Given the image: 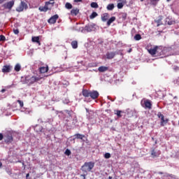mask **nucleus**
<instances>
[{
  "label": "nucleus",
  "mask_w": 179,
  "mask_h": 179,
  "mask_svg": "<svg viewBox=\"0 0 179 179\" xmlns=\"http://www.w3.org/2000/svg\"><path fill=\"white\" fill-rule=\"evenodd\" d=\"M42 78L41 76H26L25 77H22L21 82L24 85H27L28 86H31V85H34L36 82L41 80Z\"/></svg>",
  "instance_id": "f257e3e1"
},
{
  "label": "nucleus",
  "mask_w": 179,
  "mask_h": 179,
  "mask_svg": "<svg viewBox=\"0 0 179 179\" xmlns=\"http://www.w3.org/2000/svg\"><path fill=\"white\" fill-rule=\"evenodd\" d=\"M93 167H94V162H85L81 167V171L84 174H87L89 171H92L93 170Z\"/></svg>",
  "instance_id": "f03ea898"
},
{
  "label": "nucleus",
  "mask_w": 179,
  "mask_h": 179,
  "mask_svg": "<svg viewBox=\"0 0 179 179\" xmlns=\"http://www.w3.org/2000/svg\"><path fill=\"white\" fill-rule=\"evenodd\" d=\"M52 6H54V2L46 1L45 6H40L38 10H40V12H47L48 10H51Z\"/></svg>",
  "instance_id": "7ed1b4c3"
},
{
  "label": "nucleus",
  "mask_w": 179,
  "mask_h": 179,
  "mask_svg": "<svg viewBox=\"0 0 179 179\" xmlns=\"http://www.w3.org/2000/svg\"><path fill=\"white\" fill-rule=\"evenodd\" d=\"M157 117H158V118L161 119V122H160L161 127H164V125H166V124H167L169 122V121H170L169 120V118L164 119V115L163 114H162V113H160V112H159L157 113Z\"/></svg>",
  "instance_id": "20e7f679"
},
{
  "label": "nucleus",
  "mask_w": 179,
  "mask_h": 179,
  "mask_svg": "<svg viewBox=\"0 0 179 179\" xmlns=\"http://www.w3.org/2000/svg\"><path fill=\"white\" fill-rule=\"evenodd\" d=\"M29 6H27V3L24 1H21L20 6L16 8L17 12H23L24 9H27Z\"/></svg>",
  "instance_id": "39448f33"
},
{
  "label": "nucleus",
  "mask_w": 179,
  "mask_h": 179,
  "mask_svg": "<svg viewBox=\"0 0 179 179\" xmlns=\"http://www.w3.org/2000/svg\"><path fill=\"white\" fill-rule=\"evenodd\" d=\"M59 16L58 15V14H55L53 16H52L48 20V23H50V24H55V23H57V20H58Z\"/></svg>",
  "instance_id": "423d86ee"
},
{
  "label": "nucleus",
  "mask_w": 179,
  "mask_h": 179,
  "mask_svg": "<svg viewBox=\"0 0 179 179\" xmlns=\"http://www.w3.org/2000/svg\"><path fill=\"white\" fill-rule=\"evenodd\" d=\"M142 107L152 110V102L149 99L143 101V103H141Z\"/></svg>",
  "instance_id": "0eeeda50"
},
{
  "label": "nucleus",
  "mask_w": 179,
  "mask_h": 179,
  "mask_svg": "<svg viewBox=\"0 0 179 179\" xmlns=\"http://www.w3.org/2000/svg\"><path fill=\"white\" fill-rule=\"evenodd\" d=\"M5 142L8 145L13 142V136H12V134L8 133L5 136Z\"/></svg>",
  "instance_id": "6e6552de"
},
{
  "label": "nucleus",
  "mask_w": 179,
  "mask_h": 179,
  "mask_svg": "<svg viewBox=\"0 0 179 179\" xmlns=\"http://www.w3.org/2000/svg\"><path fill=\"white\" fill-rule=\"evenodd\" d=\"M13 5H15V1L12 0L3 4V6L5 9H9L10 10L13 8Z\"/></svg>",
  "instance_id": "1a4fd4ad"
},
{
  "label": "nucleus",
  "mask_w": 179,
  "mask_h": 179,
  "mask_svg": "<svg viewBox=\"0 0 179 179\" xmlns=\"http://www.w3.org/2000/svg\"><path fill=\"white\" fill-rule=\"evenodd\" d=\"M117 54H120V52H108L106 53V58L107 59H113V58H114Z\"/></svg>",
  "instance_id": "9d476101"
},
{
  "label": "nucleus",
  "mask_w": 179,
  "mask_h": 179,
  "mask_svg": "<svg viewBox=\"0 0 179 179\" xmlns=\"http://www.w3.org/2000/svg\"><path fill=\"white\" fill-rule=\"evenodd\" d=\"M99 96H100V94H99V92L97 91H91L90 94V97H91L92 100H96V99H99Z\"/></svg>",
  "instance_id": "9b49d317"
},
{
  "label": "nucleus",
  "mask_w": 179,
  "mask_h": 179,
  "mask_svg": "<svg viewBox=\"0 0 179 179\" xmlns=\"http://www.w3.org/2000/svg\"><path fill=\"white\" fill-rule=\"evenodd\" d=\"M161 152L159 150H156V149H152L151 150V157L155 159V157H159L161 155Z\"/></svg>",
  "instance_id": "f8f14e48"
},
{
  "label": "nucleus",
  "mask_w": 179,
  "mask_h": 179,
  "mask_svg": "<svg viewBox=\"0 0 179 179\" xmlns=\"http://www.w3.org/2000/svg\"><path fill=\"white\" fill-rule=\"evenodd\" d=\"M162 20H163V17H162V16H159L158 18L155 20V23H157V27H159V26H162V24H163V22H162Z\"/></svg>",
  "instance_id": "ddd939ff"
},
{
  "label": "nucleus",
  "mask_w": 179,
  "mask_h": 179,
  "mask_svg": "<svg viewBox=\"0 0 179 179\" xmlns=\"http://www.w3.org/2000/svg\"><path fill=\"white\" fill-rule=\"evenodd\" d=\"M148 52L151 55H156V54H157V46H155L153 48H150L148 50Z\"/></svg>",
  "instance_id": "4468645a"
},
{
  "label": "nucleus",
  "mask_w": 179,
  "mask_h": 179,
  "mask_svg": "<svg viewBox=\"0 0 179 179\" xmlns=\"http://www.w3.org/2000/svg\"><path fill=\"white\" fill-rule=\"evenodd\" d=\"M1 71L3 72V73H8L10 72V66H3Z\"/></svg>",
  "instance_id": "2eb2a0df"
},
{
  "label": "nucleus",
  "mask_w": 179,
  "mask_h": 179,
  "mask_svg": "<svg viewBox=\"0 0 179 179\" xmlns=\"http://www.w3.org/2000/svg\"><path fill=\"white\" fill-rule=\"evenodd\" d=\"M31 41L33 43H37L38 45H41V42H40V36H33Z\"/></svg>",
  "instance_id": "dca6fc26"
},
{
  "label": "nucleus",
  "mask_w": 179,
  "mask_h": 179,
  "mask_svg": "<svg viewBox=\"0 0 179 179\" xmlns=\"http://www.w3.org/2000/svg\"><path fill=\"white\" fill-rule=\"evenodd\" d=\"M39 72L40 73H45L48 72V66L46 65V66L40 67Z\"/></svg>",
  "instance_id": "f3484780"
},
{
  "label": "nucleus",
  "mask_w": 179,
  "mask_h": 179,
  "mask_svg": "<svg viewBox=\"0 0 179 179\" xmlns=\"http://www.w3.org/2000/svg\"><path fill=\"white\" fill-rule=\"evenodd\" d=\"M78 14H79V9L78 8H73L71 10V16H78Z\"/></svg>",
  "instance_id": "a211bd4d"
},
{
  "label": "nucleus",
  "mask_w": 179,
  "mask_h": 179,
  "mask_svg": "<svg viewBox=\"0 0 179 179\" xmlns=\"http://www.w3.org/2000/svg\"><path fill=\"white\" fill-rule=\"evenodd\" d=\"M110 17V15L108 13H105L101 15V20L102 22H107V20Z\"/></svg>",
  "instance_id": "6ab92c4d"
},
{
  "label": "nucleus",
  "mask_w": 179,
  "mask_h": 179,
  "mask_svg": "<svg viewBox=\"0 0 179 179\" xmlns=\"http://www.w3.org/2000/svg\"><path fill=\"white\" fill-rule=\"evenodd\" d=\"M90 92L91 91H89L87 90H83V92H82L83 96L84 97H90Z\"/></svg>",
  "instance_id": "aec40b11"
},
{
  "label": "nucleus",
  "mask_w": 179,
  "mask_h": 179,
  "mask_svg": "<svg viewBox=\"0 0 179 179\" xmlns=\"http://www.w3.org/2000/svg\"><path fill=\"white\" fill-rule=\"evenodd\" d=\"M98 71L99 72H107V71H108V67L105 66H99Z\"/></svg>",
  "instance_id": "412c9836"
},
{
  "label": "nucleus",
  "mask_w": 179,
  "mask_h": 179,
  "mask_svg": "<svg viewBox=\"0 0 179 179\" xmlns=\"http://www.w3.org/2000/svg\"><path fill=\"white\" fill-rule=\"evenodd\" d=\"M74 136L76 138H73V141H75L76 139H81V141H83V138H85V135L80 134H76L74 135Z\"/></svg>",
  "instance_id": "4be33fe9"
},
{
  "label": "nucleus",
  "mask_w": 179,
  "mask_h": 179,
  "mask_svg": "<svg viewBox=\"0 0 179 179\" xmlns=\"http://www.w3.org/2000/svg\"><path fill=\"white\" fill-rule=\"evenodd\" d=\"M115 17H111L107 22V26H110L111 23H113V22H115Z\"/></svg>",
  "instance_id": "5701e85b"
},
{
  "label": "nucleus",
  "mask_w": 179,
  "mask_h": 179,
  "mask_svg": "<svg viewBox=\"0 0 179 179\" xmlns=\"http://www.w3.org/2000/svg\"><path fill=\"white\" fill-rule=\"evenodd\" d=\"M71 46H72V48H73L74 50L78 48V41H73L71 42Z\"/></svg>",
  "instance_id": "b1692460"
},
{
  "label": "nucleus",
  "mask_w": 179,
  "mask_h": 179,
  "mask_svg": "<svg viewBox=\"0 0 179 179\" xmlns=\"http://www.w3.org/2000/svg\"><path fill=\"white\" fill-rule=\"evenodd\" d=\"M134 40H136V41H139V40H142V36L141 34H137L134 36Z\"/></svg>",
  "instance_id": "393cba45"
},
{
  "label": "nucleus",
  "mask_w": 179,
  "mask_h": 179,
  "mask_svg": "<svg viewBox=\"0 0 179 179\" xmlns=\"http://www.w3.org/2000/svg\"><path fill=\"white\" fill-rule=\"evenodd\" d=\"M64 111H65V113H67L69 120H72V113H73L72 110H66Z\"/></svg>",
  "instance_id": "a878e982"
},
{
  "label": "nucleus",
  "mask_w": 179,
  "mask_h": 179,
  "mask_svg": "<svg viewBox=\"0 0 179 179\" xmlns=\"http://www.w3.org/2000/svg\"><path fill=\"white\" fill-rule=\"evenodd\" d=\"M162 52H163V48L162 46H157V54H160V55H162Z\"/></svg>",
  "instance_id": "bb28decb"
},
{
  "label": "nucleus",
  "mask_w": 179,
  "mask_h": 179,
  "mask_svg": "<svg viewBox=\"0 0 179 179\" xmlns=\"http://www.w3.org/2000/svg\"><path fill=\"white\" fill-rule=\"evenodd\" d=\"M121 113H122L121 110H115V114L117 115V118H121V117H122Z\"/></svg>",
  "instance_id": "cd10ccee"
},
{
  "label": "nucleus",
  "mask_w": 179,
  "mask_h": 179,
  "mask_svg": "<svg viewBox=\"0 0 179 179\" xmlns=\"http://www.w3.org/2000/svg\"><path fill=\"white\" fill-rule=\"evenodd\" d=\"M96 16H99V14L96 12H93L92 15H90V19H94V17H96Z\"/></svg>",
  "instance_id": "c85d7f7f"
},
{
  "label": "nucleus",
  "mask_w": 179,
  "mask_h": 179,
  "mask_svg": "<svg viewBox=\"0 0 179 179\" xmlns=\"http://www.w3.org/2000/svg\"><path fill=\"white\" fill-rule=\"evenodd\" d=\"M108 10H113L114 9V3H110L107 6Z\"/></svg>",
  "instance_id": "c756f323"
},
{
  "label": "nucleus",
  "mask_w": 179,
  "mask_h": 179,
  "mask_svg": "<svg viewBox=\"0 0 179 179\" xmlns=\"http://www.w3.org/2000/svg\"><path fill=\"white\" fill-rule=\"evenodd\" d=\"M159 1H160V0H150V3H151V5L156 6V5H157V3L159 2Z\"/></svg>",
  "instance_id": "7c9ffc66"
},
{
  "label": "nucleus",
  "mask_w": 179,
  "mask_h": 179,
  "mask_svg": "<svg viewBox=\"0 0 179 179\" xmlns=\"http://www.w3.org/2000/svg\"><path fill=\"white\" fill-rule=\"evenodd\" d=\"M65 8L66 9H72L73 6L72 4H71V3H66Z\"/></svg>",
  "instance_id": "2f4dec72"
},
{
  "label": "nucleus",
  "mask_w": 179,
  "mask_h": 179,
  "mask_svg": "<svg viewBox=\"0 0 179 179\" xmlns=\"http://www.w3.org/2000/svg\"><path fill=\"white\" fill-rule=\"evenodd\" d=\"M92 29H93V27H92V25H86L85 26V30L87 31H92Z\"/></svg>",
  "instance_id": "473e14b6"
},
{
  "label": "nucleus",
  "mask_w": 179,
  "mask_h": 179,
  "mask_svg": "<svg viewBox=\"0 0 179 179\" xmlns=\"http://www.w3.org/2000/svg\"><path fill=\"white\" fill-rule=\"evenodd\" d=\"M91 8H99V4H97V3H96V2H92V3H91Z\"/></svg>",
  "instance_id": "72a5a7b5"
},
{
  "label": "nucleus",
  "mask_w": 179,
  "mask_h": 179,
  "mask_svg": "<svg viewBox=\"0 0 179 179\" xmlns=\"http://www.w3.org/2000/svg\"><path fill=\"white\" fill-rule=\"evenodd\" d=\"M64 153L66 156H71V155L72 154L71 150L69 149H66Z\"/></svg>",
  "instance_id": "f704fd0d"
},
{
  "label": "nucleus",
  "mask_w": 179,
  "mask_h": 179,
  "mask_svg": "<svg viewBox=\"0 0 179 179\" xmlns=\"http://www.w3.org/2000/svg\"><path fill=\"white\" fill-rule=\"evenodd\" d=\"M21 69V67H20V65L19 64H17L15 66V71H16V72H19Z\"/></svg>",
  "instance_id": "c9c22d12"
},
{
  "label": "nucleus",
  "mask_w": 179,
  "mask_h": 179,
  "mask_svg": "<svg viewBox=\"0 0 179 179\" xmlns=\"http://www.w3.org/2000/svg\"><path fill=\"white\" fill-rule=\"evenodd\" d=\"M104 157L105 159H110V157H111V154H110L109 152H106L104 155Z\"/></svg>",
  "instance_id": "e433bc0d"
},
{
  "label": "nucleus",
  "mask_w": 179,
  "mask_h": 179,
  "mask_svg": "<svg viewBox=\"0 0 179 179\" xmlns=\"http://www.w3.org/2000/svg\"><path fill=\"white\" fill-rule=\"evenodd\" d=\"M122 8H124V3H117V8H118V9H122Z\"/></svg>",
  "instance_id": "4c0bfd02"
},
{
  "label": "nucleus",
  "mask_w": 179,
  "mask_h": 179,
  "mask_svg": "<svg viewBox=\"0 0 179 179\" xmlns=\"http://www.w3.org/2000/svg\"><path fill=\"white\" fill-rule=\"evenodd\" d=\"M173 71H175V72H178L179 66H173Z\"/></svg>",
  "instance_id": "58836bf2"
},
{
  "label": "nucleus",
  "mask_w": 179,
  "mask_h": 179,
  "mask_svg": "<svg viewBox=\"0 0 179 179\" xmlns=\"http://www.w3.org/2000/svg\"><path fill=\"white\" fill-rule=\"evenodd\" d=\"M6 40V37L3 35H0V41H5Z\"/></svg>",
  "instance_id": "ea45409f"
},
{
  "label": "nucleus",
  "mask_w": 179,
  "mask_h": 179,
  "mask_svg": "<svg viewBox=\"0 0 179 179\" xmlns=\"http://www.w3.org/2000/svg\"><path fill=\"white\" fill-rule=\"evenodd\" d=\"M17 103H18L20 104V106L21 108L23 107L24 103H23V101H21V100H17Z\"/></svg>",
  "instance_id": "a19ab883"
},
{
  "label": "nucleus",
  "mask_w": 179,
  "mask_h": 179,
  "mask_svg": "<svg viewBox=\"0 0 179 179\" xmlns=\"http://www.w3.org/2000/svg\"><path fill=\"white\" fill-rule=\"evenodd\" d=\"M14 34H19V29H13V30Z\"/></svg>",
  "instance_id": "79ce46f5"
},
{
  "label": "nucleus",
  "mask_w": 179,
  "mask_h": 179,
  "mask_svg": "<svg viewBox=\"0 0 179 179\" xmlns=\"http://www.w3.org/2000/svg\"><path fill=\"white\" fill-rule=\"evenodd\" d=\"M89 66H90L92 68L93 66H96V63H93V64L91 63L89 64Z\"/></svg>",
  "instance_id": "37998d69"
},
{
  "label": "nucleus",
  "mask_w": 179,
  "mask_h": 179,
  "mask_svg": "<svg viewBox=\"0 0 179 179\" xmlns=\"http://www.w3.org/2000/svg\"><path fill=\"white\" fill-rule=\"evenodd\" d=\"M3 139V134L0 133V141H2Z\"/></svg>",
  "instance_id": "c03bdc74"
},
{
  "label": "nucleus",
  "mask_w": 179,
  "mask_h": 179,
  "mask_svg": "<svg viewBox=\"0 0 179 179\" xmlns=\"http://www.w3.org/2000/svg\"><path fill=\"white\" fill-rule=\"evenodd\" d=\"M74 2H76V3H78V2H82V0H74Z\"/></svg>",
  "instance_id": "a18cd8bd"
},
{
  "label": "nucleus",
  "mask_w": 179,
  "mask_h": 179,
  "mask_svg": "<svg viewBox=\"0 0 179 179\" xmlns=\"http://www.w3.org/2000/svg\"><path fill=\"white\" fill-rule=\"evenodd\" d=\"M81 177H83L84 179L86 178V173L84 175H81Z\"/></svg>",
  "instance_id": "49530a36"
},
{
  "label": "nucleus",
  "mask_w": 179,
  "mask_h": 179,
  "mask_svg": "<svg viewBox=\"0 0 179 179\" xmlns=\"http://www.w3.org/2000/svg\"><path fill=\"white\" fill-rule=\"evenodd\" d=\"M5 1H6V0H0V3H3V2H5Z\"/></svg>",
  "instance_id": "de8ad7c7"
},
{
  "label": "nucleus",
  "mask_w": 179,
  "mask_h": 179,
  "mask_svg": "<svg viewBox=\"0 0 179 179\" xmlns=\"http://www.w3.org/2000/svg\"><path fill=\"white\" fill-rule=\"evenodd\" d=\"M29 176H30V174H29V173H27V174L26 175V178H27V179L29 178Z\"/></svg>",
  "instance_id": "09e8293b"
},
{
  "label": "nucleus",
  "mask_w": 179,
  "mask_h": 179,
  "mask_svg": "<svg viewBox=\"0 0 179 179\" xmlns=\"http://www.w3.org/2000/svg\"><path fill=\"white\" fill-rule=\"evenodd\" d=\"M127 52H132V48H130V49L127 51Z\"/></svg>",
  "instance_id": "8fccbe9b"
},
{
  "label": "nucleus",
  "mask_w": 179,
  "mask_h": 179,
  "mask_svg": "<svg viewBox=\"0 0 179 179\" xmlns=\"http://www.w3.org/2000/svg\"><path fill=\"white\" fill-rule=\"evenodd\" d=\"M168 24L171 25V24H173V22H169Z\"/></svg>",
  "instance_id": "3c124183"
},
{
  "label": "nucleus",
  "mask_w": 179,
  "mask_h": 179,
  "mask_svg": "<svg viewBox=\"0 0 179 179\" xmlns=\"http://www.w3.org/2000/svg\"><path fill=\"white\" fill-rule=\"evenodd\" d=\"M5 89L1 90V92L3 93L5 92Z\"/></svg>",
  "instance_id": "603ef678"
},
{
  "label": "nucleus",
  "mask_w": 179,
  "mask_h": 179,
  "mask_svg": "<svg viewBox=\"0 0 179 179\" xmlns=\"http://www.w3.org/2000/svg\"><path fill=\"white\" fill-rule=\"evenodd\" d=\"M2 167V162H0V168Z\"/></svg>",
  "instance_id": "864d4df0"
},
{
  "label": "nucleus",
  "mask_w": 179,
  "mask_h": 179,
  "mask_svg": "<svg viewBox=\"0 0 179 179\" xmlns=\"http://www.w3.org/2000/svg\"><path fill=\"white\" fill-rule=\"evenodd\" d=\"M108 179H113V177L109 176V177H108Z\"/></svg>",
  "instance_id": "5fc2aeb1"
},
{
  "label": "nucleus",
  "mask_w": 179,
  "mask_h": 179,
  "mask_svg": "<svg viewBox=\"0 0 179 179\" xmlns=\"http://www.w3.org/2000/svg\"><path fill=\"white\" fill-rule=\"evenodd\" d=\"M159 174H163V173L162 172H159Z\"/></svg>",
  "instance_id": "6e6d98bb"
},
{
  "label": "nucleus",
  "mask_w": 179,
  "mask_h": 179,
  "mask_svg": "<svg viewBox=\"0 0 179 179\" xmlns=\"http://www.w3.org/2000/svg\"><path fill=\"white\" fill-rule=\"evenodd\" d=\"M141 1V2H143V0H140Z\"/></svg>",
  "instance_id": "4d7b16f0"
},
{
  "label": "nucleus",
  "mask_w": 179,
  "mask_h": 179,
  "mask_svg": "<svg viewBox=\"0 0 179 179\" xmlns=\"http://www.w3.org/2000/svg\"><path fill=\"white\" fill-rule=\"evenodd\" d=\"M67 122H69V120H66Z\"/></svg>",
  "instance_id": "13d9d810"
},
{
  "label": "nucleus",
  "mask_w": 179,
  "mask_h": 179,
  "mask_svg": "<svg viewBox=\"0 0 179 179\" xmlns=\"http://www.w3.org/2000/svg\"><path fill=\"white\" fill-rule=\"evenodd\" d=\"M50 1H54V0H50Z\"/></svg>",
  "instance_id": "bf43d9fd"
},
{
  "label": "nucleus",
  "mask_w": 179,
  "mask_h": 179,
  "mask_svg": "<svg viewBox=\"0 0 179 179\" xmlns=\"http://www.w3.org/2000/svg\"><path fill=\"white\" fill-rule=\"evenodd\" d=\"M168 1H170V0H168Z\"/></svg>",
  "instance_id": "052dcab7"
}]
</instances>
